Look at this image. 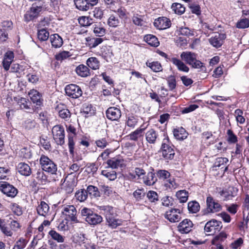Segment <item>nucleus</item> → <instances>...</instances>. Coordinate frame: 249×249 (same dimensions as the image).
Segmentation results:
<instances>
[{
  "label": "nucleus",
  "instance_id": "obj_1",
  "mask_svg": "<svg viewBox=\"0 0 249 249\" xmlns=\"http://www.w3.org/2000/svg\"><path fill=\"white\" fill-rule=\"evenodd\" d=\"M39 162L42 169L51 174V178L53 181H55L60 179L61 173L57 170V165L47 156L41 155Z\"/></svg>",
  "mask_w": 249,
  "mask_h": 249
},
{
  "label": "nucleus",
  "instance_id": "obj_2",
  "mask_svg": "<svg viewBox=\"0 0 249 249\" xmlns=\"http://www.w3.org/2000/svg\"><path fill=\"white\" fill-rule=\"evenodd\" d=\"M81 215L90 225H96L100 224L103 221V217L101 215L94 213L92 210L88 208L85 207L81 209Z\"/></svg>",
  "mask_w": 249,
  "mask_h": 249
},
{
  "label": "nucleus",
  "instance_id": "obj_3",
  "mask_svg": "<svg viewBox=\"0 0 249 249\" xmlns=\"http://www.w3.org/2000/svg\"><path fill=\"white\" fill-rule=\"evenodd\" d=\"M197 54L189 51L183 52L180 54V58L182 61L195 69L203 67V63L196 59Z\"/></svg>",
  "mask_w": 249,
  "mask_h": 249
},
{
  "label": "nucleus",
  "instance_id": "obj_4",
  "mask_svg": "<svg viewBox=\"0 0 249 249\" xmlns=\"http://www.w3.org/2000/svg\"><path fill=\"white\" fill-rule=\"evenodd\" d=\"M160 152L162 154V157L165 160H171L174 157L175 154L174 146L169 141L168 137L163 140L160 148Z\"/></svg>",
  "mask_w": 249,
  "mask_h": 249
},
{
  "label": "nucleus",
  "instance_id": "obj_5",
  "mask_svg": "<svg viewBox=\"0 0 249 249\" xmlns=\"http://www.w3.org/2000/svg\"><path fill=\"white\" fill-rule=\"evenodd\" d=\"M43 3L34 2L24 15V20L28 22L37 18L43 9Z\"/></svg>",
  "mask_w": 249,
  "mask_h": 249
},
{
  "label": "nucleus",
  "instance_id": "obj_6",
  "mask_svg": "<svg viewBox=\"0 0 249 249\" xmlns=\"http://www.w3.org/2000/svg\"><path fill=\"white\" fill-rule=\"evenodd\" d=\"M53 138L57 144L62 145L65 142V131L63 127L56 125L52 128Z\"/></svg>",
  "mask_w": 249,
  "mask_h": 249
},
{
  "label": "nucleus",
  "instance_id": "obj_7",
  "mask_svg": "<svg viewBox=\"0 0 249 249\" xmlns=\"http://www.w3.org/2000/svg\"><path fill=\"white\" fill-rule=\"evenodd\" d=\"M222 227L221 222L213 219L206 223L204 227V231L208 233V235H212L219 232Z\"/></svg>",
  "mask_w": 249,
  "mask_h": 249
},
{
  "label": "nucleus",
  "instance_id": "obj_8",
  "mask_svg": "<svg viewBox=\"0 0 249 249\" xmlns=\"http://www.w3.org/2000/svg\"><path fill=\"white\" fill-rule=\"evenodd\" d=\"M62 213L66 217V219L72 223L79 222L77 218V211L73 205H67L65 207Z\"/></svg>",
  "mask_w": 249,
  "mask_h": 249
},
{
  "label": "nucleus",
  "instance_id": "obj_9",
  "mask_svg": "<svg viewBox=\"0 0 249 249\" xmlns=\"http://www.w3.org/2000/svg\"><path fill=\"white\" fill-rule=\"evenodd\" d=\"M227 35L224 33H215L209 39V43L215 48H219L223 44Z\"/></svg>",
  "mask_w": 249,
  "mask_h": 249
},
{
  "label": "nucleus",
  "instance_id": "obj_10",
  "mask_svg": "<svg viewBox=\"0 0 249 249\" xmlns=\"http://www.w3.org/2000/svg\"><path fill=\"white\" fill-rule=\"evenodd\" d=\"M206 210L209 213H215L222 210V206L209 195L206 198Z\"/></svg>",
  "mask_w": 249,
  "mask_h": 249
},
{
  "label": "nucleus",
  "instance_id": "obj_11",
  "mask_svg": "<svg viewBox=\"0 0 249 249\" xmlns=\"http://www.w3.org/2000/svg\"><path fill=\"white\" fill-rule=\"evenodd\" d=\"M0 191L7 196L12 198L15 197L18 193L16 188L5 181L0 182Z\"/></svg>",
  "mask_w": 249,
  "mask_h": 249
},
{
  "label": "nucleus",
  "instance_id": "obj_12",
  "mask_svg": "<svg viewBox=\"0 0 249 249\" xmlns=\"http://www.w3.org/2000/svg\"><path fill=\"white\" fill-rule=\"evenodd\" d=\"M65 89L67 95L73 99L78 98L83 94L80 87L75 84L67 85Z\"/></svg>",
  "mask_w": 249,
  "mask_h": 249
},
{
  "label": "nucleus",
  "instance_id": "obj_13",
  "mask_svg": "<svg viewBox=\"0 0 249 249\" xmlns=\"http://www.w3.org/2000/svg\"><path fill=\"white\" fill-rule=\"evenodd\" d=\"M165 217L171 222H177L181 219L180 211L178 209H172L167 211Z\"/></svg>",
  "mask_w": 249,
  "mask_h": 249
},
{
  "label": "nucleus",
  "instance_id": "obj_14",
  "mask_svg": "<svg viewBox=\"0 0 249 249\" xmlns=\"http://www.w3.org/2000/svg\"><path fill=\"white\" fill-rule=\"evenodd\" d=\"M154 25L159 30H164L169 28L171 26V22L169 18L162 17L155 19Z\"/></svg>",
  "mask_w": 249,
  "mask_h": 249
},
{
  "label": "nucleus",
  "instance_id": "obj_15",
  "mask_svg": "<svg viewBox=\"0 0 249 249\" xmlns=\"http://www.w3.org/2000/svg\"><path fill=\"white\" fill-rule=\"evenodd\" d=\"M121 115L120 109L116 107H110L106 111L107 117L111 121H118Z\"/></svg>",
  "mask_w": 249,
  "mask_h": 249
},
{
  "label": "nucleus",
  "instance_id": "obj_16",
  "mask_svg": "<svg viewBox=\"0 0 249 249\" xmlns=\"http://www.w3.org/2000/svg\"><path fill=\"white\" fill-rule=\"evenodd\" d=\"M97 207L100 211V213L105 215L106 219H108V217L110 218L117 216L115 209L111 206L102 205L98 206Z\"/></svg>",
  "mask_w": 249,
  "mask_h": 249
},
{
  "label": "nucleus",
  "instance_id": "obj_17",
  "mask_svg": "<svg viewBox=\"0 0 249 249\" xmlns=\"http://www.w3.org/2000/svg\"><path fill=\"white\" fill-rule=\"evenodd\" d=\"M193 226V224L190 220L185 219L179 224L178 231L181 233H187L192 230Z\"/></svg>",
  "mask_w": 249,
  "mask_h": 249
},
{
  "label": "nucleus",
  "instance_id": "obj_18",
  "mask_svg": "<svg viewBox=\"0 0 249 249\" xmlns=\"http://www.w3.org/2000/svg\"><path fill=\"white\" fill-rule=\"evenodd\" d=\"M29 96L31 101L36 106H41L43 103L42 95L37 90L33 89L29 92Z\"/></svg>",
  "mask_w": 249,
  "mask_h": 249
},
{
  "label": "nucleus",
  "instance_id": "obj_19",
  "mask_svg": "<svg viewBox=\"0 0 249 249\" xmlns=\"http://www.w3.org/2000/svg\"><path fill=\"white\" fill-rule=\"evenodd\" d=\"M146 142L149 144H155L159 140L158 132L154 129L148 130L145 134Z\"/></svg>",
  "mask_w": 249,
  "mask_h": 249
},
{
  "label": "nucleus",
  "instance_id": "obj_20",
  "mask_svg": "<svg viewBox=\"0 0 249 249\" xmlns=\"http://www.w3.org/2000/svg\"><path fill=\"white\" fill-rule=\"evenodd\" d=\"M171 62L175 65L179 71L188 72L189 71V68L182 61L176 57H172Z\"/></svg>",
  "mask_w": 249,
  "mask_h": 249
},
{
  "label": "nucleus",
  "instance_id": "obj_21",
  "mask_svg": "<svg viewBox=\"0 0 249 249\" xmlns=\"http://www.w3.org/2000/svg\"><path fill=\"white\" fill-rule=\"evenodd\" d=\"M107 164L112 169H117L123 166L124 160L119 157H114L107 160Z\"/></svg>",
  "mask_w": 249,
  "mask_h": 249
},
{
  "label": "nucleus",
  "instance_id": "obj_22",
  "mask_svg": "<svg viewBox=\"0 0 249 249\" xmlns=\"http://www.w3.org/2000/svg\"><path fill=\"white\" fill-rule=\"evenodd\" d=\"M49 205L43 201H41L36 207L37 213L44 217H47L49 215Z\"/></svg>",
  "mask_w": 249,
  "mask_h": 249
},
{
  "label": "nucleus",
  "instance_id": "obj_23",
  "mask_svg": "<svg viewBox=\"0 0 249 249\" xmlns=\"http://www.w3.org/2000/svg\"><path fill=\"white\" fill-rule=\"evenodd\" d=\"M14 57V53L11 51L7 52L4 55L2 65L5 71H8L10 69V66L13 61Z\"/></svg>",
  "mask_w": 249,
  "mask_h": 249
},
{
  "label": "nucleus",
  "instance_id": "obj_24",
  "mask_svg": "<svg viewBox=\"0 0 249 249\" xmlns=\"http://www.w3.org/2000/svg\"><path fill=\"white\" fill-rule=\"evenodd\" d=\"M50 41L52 47L54 48H60L63 44L62 38L57 34L50 35Z\"/></svg>",
  "mask_w": 249,
  "mask_h": 249
},
{
  "label": "nucleus",
  "instance_id": "obj_25",
  "mask_svg": "<svg viewBox=\"0 0 249 249\" xmlns=\"http://www.w3.org/2000/svg\"><path fill=\"white\" fill-rule=\"evenodd\" d=\"M145 128H142V126L137 129L134 131L129 134L127 137L131 141L137 142L139 140L142 139L143 131Z\"/></svg>",
  "mask_w": 249,
  "mask_h": 249
},
{
  "label": "nucleus",
  "instance_id": "obj_26",
  "mask_svg": "<svg viewBox=\"0 0 249 249\" xmlns=\"http://www.w3.org/2000/svg\"><path fill=\"white\" fill-rule=\"evenodd\" d=\"M17 169L20 174L25 176H29L32 173L30 166L25 162H20L18 164Z\"/></svg>",
  "mask_w": 249,
  "mask_h": 249
},
{
  "label": "nucleus",
  "instance_id": "obj_27",
  "mask_svg": "<svg viewBox=\"0 0 249 249\" xmlns=\"http://www.w3.org/2000/svg\"><path fill=\"white\" fill-rule=\"evenodd\" d=\"M174 136L179 140L185 139L188 136V133L182 127H178L174 129Z\"/></svg>",
  "mask_w": 249,
  "mask_h": 249
},
{
  "label": "nucleus",
  "instance_id": "obj_28",
  "mask_svg": "<svg viewBox=\"0 0 249 249\" xmlns=\"http://www.w3.org/2000/svg\"><path fill=\"white\" fill-rule=\"evenodd\" d=\"M93 33L98 36H103L106 33V29L101 22L94 24L92 26Z\"/></svg>",
  "mask_w": 249,
  "mask_h": 249
},
{
  "label": "nucleus",
  "instance_id": "obj_29",
  "mask_svg": "<svg viewBox=\"0 0 249 249\" xmlns=\"http://www.w3.org/2000/svg\"><path fill=\"white\" fill-rule=\"evenodd\" d=\"M143 182L146 185H153L157 180L155 177V173L152 172H149L146 176L142 177Z\"/></svg>",
  "mask_w": 249,
  "mask_h": 249
},
{
  "label": "nucleus",
  "instance_id": "obj_30",
  "mask_svg": "<svg viewBox=\"0 0 249 249\" xmlns=\"http://www.w3.org/2000/svg\"><path fill=\"white\" fill-rule=\"evenodd\" d=\"M75 71L79 76L82 77H87L90 74L89 69L83 64L78 66L75 69Z\"/></svg>",
  "mask_w": 249,
  "mask_h": 249
},
{
  "label": "nucleus",
  "instance_id": "obj_31",
  "mask_svg": "<svg viewBox=\"0 0 249 249\" xmlns=\"http://www.w3.org/2000/svg\"><path fill=\"white\" fill-rule=\"evenodd\" d=\"M144 41L149 45L152 47H158L160 45V42L157 37L153 35H146L144 37Z\"/></svg>",
  "mask_w": 249,
  "mask_h": 249
},
{
  "label": "nucleus",
  "instance_id": "obj_32",
  "mask_svg": "<svg viewBox=\"0 0 249 249\" xmlns=\"http://www.w3.org/2000/svg\"><path fill=\"white\" fill-rule=\"evenodd\" d=\"M76 7L80 11H87L91 7L86 0H74Z\"/></svg>",
  "mask_w": 249,
  "mask_h": 249
},
{
  "label": "nucleus",
  "instance_id": "obj_33",
  "mask_svg": "<svg viewBox=\"0 0 249 249\" xmlns=\"http://www.w3.org/2000/svg\"><path fill=\"white\" fill-rule=\"evenodd\" d=\"M87 45L90 48L96 47L102 43L103 39L100 37L86 38Z\"/></svg>",
  "mask_w": 249,
  "mask_h": 249
},
{
  "label": "nucleus",
  "instance_id": "obj_34",
  "mask_svg": "<svg viewBox=\"0 0 249 249\" xmlns=\"http://www.w3.org/2000/svg\"><path fill=\"white\" fill-rule=\"evenodd\" d=\"M33 176L41 184H46L47 182V177L42 169L37 170L36 172L33 175Z\"/></svg>",
  "mask_w": 249,
  "mask_h": 249
},
{
  "label": "nucleus",
  "instance_id": "obj_35",
  "mask_svg": "<svg viewBox=\"0 0 249 249\" xmlns=\"http://www.w3.org/2000/svg\"><path fill=\"white\" fill-rule=\"evenodd\" d=\"M163 186L165 190L168 191L176 189L178 184L175 182V179L170 177L163 181Z\"/></svg>",
  "mask_w": 249,
  "mask_h": 249
},
{
  "label": "nucleus",
  "instance_id": "obj_36",
  "mask_svg": "<svg viewBox=\"0 0 249 249\" xmlns=\"http://www.w3.org/2000/svg\"><path fill=\"white\" fill-rule=\"evenodd\" d=\"M171 9L176 14L178 15H181L185 11L184 6L178 2H175L172 4Z\"/></svg>",
  "mask_w": 249,
  "mask_h": 249
},
{
  "label": "nucleus",
  "instance_id": "obj_37",
  "mask_svg": "<svg viewBox=\"0 0 249 249\" xmlns=\"http://www.w3.org/2000/svg\"><path fill=\"white\" fill-rule=\"evenodd\" d=\"M116 216H114L106 219L108 226L112 229H115L118 226L122 224V221L121 219L116 218Z\"/></svg>",
  "mask_w": 249,
  "mask_h": 249
},
{
  "label": "nucleus",
  "instance_id": "obj_38",
  "mask_svg": "<svg viewBox=\"0 0 249 249\" xmlns=\"http://www.w3.org/2000/svg\"><path fill=\"white\" fill-rule=\"evenodd\" d=\"M83 113L86 116H90L95 113V107H93L91 104H85L83 106Z\"/></svg>",
  "mask_w": 249,
  "mask_h": 249
},
{
  "label": "nucleus",
  "instance_id": "obj_39",
  "mask_svg": "<svg viewBox=\"0 0 249 249\" xmlns=\"http://www.w3.org/2000/svg\"><path fill=\"white\" fill-rule=\"evenodd\" d=\"M87 65L92 70H97L100 67V62L95 57L89 58L87 60Z\"/></svg>",
  "mask_w": 249,
  "mask_h": 249
},
{
  "label": "nucleus",
  "instance_id": "obj_40",
  "mask_svg": "<svg viewBox=\"0 0 249 249\" xmlns=\"http://www.w3.org/2000/svg\"><path fill=\"white\" fill-rule=\"evenodd\" d=\"M188 192L185 190H181L177 192L176 196L179 200V202H186L188 199Z\"/></svg>",
  "mask_w": 249,
  "mask_h": 249
},
{
  "label": "nucleus",
  "instance_id": "obj_41",
  "mask_svg": "<svg viewBox=\"0 0 249 249\" xmlns=\"http://www.w3.org/2000/svg\"><path fill=\"white\" fill-rule=\"evenodd\" d=\"M139 118L134 115H129L126 118V125L131 128H134L138 122Z\"/></svg>",
  "mask_w": 249,
  "mask_h": 249
},
{
  "label": "nucleus",
  "instance_id": "obj_42",
  "mask_svg": "<svg viewBox=\"0 0 249 249\" xmlns=\"http://www.w3.org/2000/svg\"><path fill=\"white\" fill-rule=\"evenodd\" d=\"M146 195L145 190L143 188L138 189L133 193V196L137 201L142 200Z\"/></svg>",
  "mask_w": 249,
  "mask_h": 249
},
{
  "label": "nucleus",
  "instance_id": "obj_43",
  "mask_svg": "<svg viewBox=\"0 0 249 249\" xmlns=\"http://www.w3.org/2000/svg\"><path fill=\"white\" fill-rule=\"evenodd\" d=\"M75 197L76 199L80 202H83L87 198V192L85 189L78 190L75 193Z\"/></svg>",
  "mask_w": 249,
  "mask_h": 249
},
{
  "label": "nucleus",
  "instance_id": "obj_44",
  "mask_svg": "<svg viewBox=\"0 0 249 249\" xmlns=\"http://www.w3.org/2000/svg\"><path fill=\"white\" fill-rule=\"evenodd\" d=\"M188 209L190 213H196L200 210L199 204L196 201H190L188 203Z\"/></svg>",
  "mask_w": 249,
  "mask_h": 249
},
{
  "label": "nucleus",
  "instance_id": "obj_45",
  "mask_svg": "<svg viewBox=\"0 0 249 249\" xmlns=\"http://www.w3.org/2000/svg\"><path fill=\"white\" fill-rule=\"evenodd\" d=\"M156 175L157 177L163 181L171 177L170 173L165 170H159L157 171Z\"/></svg>",
  "mask_w": 249,
  "mask_h": 249
},
{
  "label": "nucleus",
  "instance_id": "obj_46",
  "mask_svg": "<svg viewBox=\"0 0 249 249\" xmlns=\"http://www.w3.org/2000/svg\"><path fill=\"white\" fill-rule=\"evenodd\" d=\"M87 194H89L92 197H97L100 196V192L97 187L89 185L87 189Z\"/></svg>",
  "mask_w": 249,
  "mask_h": 249
},
{
  "label": "nucleus",
  "instance_id": "obj_47",
  "mask_svg": "<svg viewBox=\"0 0 249 249\" xmlns=\"http://www.w3.org/2000/svg\"><path fill=\"white\" fill-rule=\"evenodd\" d=\"M107 23L109 27L115 28L119 25L120 20L118 17L113 15H111L109 16Z\"/></svg>",
  "mask_w": 249,
  "mask_h": 249
},
{
  "label": "nucleus",
  "instance_id": "obj_48",
  "mask_svg": "<svg viewBox=\"0 0 249 249\" xmlns=\"http://www.w3.org/2000/svg\"><path fill=\"white\" fill-rule=\"evenodd\" d=\"M49 33L45 29H41L38 31L37 37L40 41H46L50 38Z\"/></svg>",
  "mask_w": 249,
  "mask_h": 249
},
{
  "label": "nucleus",
  "instance_id": "obj_49",
  "mask_svg": "<svg viewBox=\"0 0 249 249\" xmlns=\"http://www.w3.org/2000/svg\"><path fill=\"white\" fill-rule=\"evenodd\" d=\"M146 65L154 72H159L162 71L161 66L158 61L147 62Z\"/></svg>",
  "mask_w": 249,
  "mask_h": 249
},
{
  "label": "nucleus",
  "instance_id": "obj_50",
  "mask_svg": "<svg viewBox=\"0 0 249 249\" xmlns=\"http://www.w3.org/2000/svg\"><path fill=\"white\" fill-rule=\"evenodd\" d=\"M78 21L82 26H89L92 24V19L89 17L83 16L79 18Z\"/></svg>",
  "mask_w": 249,
  "mask_h": 249
},
{
  "label": "nucleus",
  "instance_id": "obj_51",
  "mask_svg": "<svg viewBox=\"0 0 249 249\" xmlns=\"http://www.w3.org/2000/svg\"><path fill=\"white\" fill-rule=\"evenodd\" d=\"M146 194L150 202L155 203L159 200V196L155 191H149Z\"/></svg>",
  "mask_w": 249,
  "mask_h": 249
},
{
  "label": "nucleus",
  "instance_id": "obj_52",
  "mask_svg": "<svg viewBox=\"0 0 249 249\" xmlns=\"http://www.w3.org/2000/svg\"><path fill=\"white\" fill-rule=\"evenodd\" d=\"M59 116L65 121H68L71 116V113L69 110L67 108H64L58 111Z\"/></svg>",
  "mask_w": 249,
  "mask_h": 249
},
{
  "label": "nucleus",
  "instance_id": "obj_53",
  "mask_svg": "<svg viewBox=\"0 0 249 249\" xmlns=\"http://www.w3.org/2000/svg\"><path fill=\"white\" fill-rule=\"evenodd\" d=\"M179 33L183 36H192L195 35V31L194 29H191L188 27H181L179 29Z\"/></svg>",
  "mask_w": 249,
  "mask_h": 249
},
{
  "label": "nucleus",
  "instance_id": "obj_54",
  "mask_svg": "<svg viewBox=\"0 0 249 249\" xmlns=\"http://www.w3.org/2000/svg\"><path fill=\"white\" fill-rule=\"evenodd\" d=\"M27 243V242L25 239L20 238L15 243L13 249H23L25 248Z\"/></svg>",
  "mask_w": 249,
  "mask_h": 249
},
{
  "label": "nucleus",
  "instance_id": "obj_55",
  "mask_svg": "<svg viewBox=\"0 0 249 249\" xmlns=\"http://www.w3.org/2000/svg\"><path fill=\"white\" fill-rule=\"evenodd\" d=\"M96 145L101 149H104L108 144L107 140L106 138H102L95 141Z\"/></svg>",
  "mask_w": 249,
  "mask_h": 249
},
{
  "label": "nucleus",
  "instance_id": "obj_56",
  "mask_svg": "<svg viewBox=\"0 0 249 249\" xmlns=\"http://www.w3.org/2000/svg\"><path fill=\"white\" fill-rule=\"evenodd\" d=\"M49 234L53 239L57 241L58 242L62 243L64 242V237L55 231L53 230L50 231Z\"/></svg>",
  "mask_w": 249,
  "mask_h": 249
},
{
  "label": "nucleus",
  "instance_id": "obj_57",
  "mask_svg": "<svg viewBox=\"0 0 249 249\" xmlns=\"http://www.w3.org/2000/svg\"><path fill=\"white\" fill-rule=\"evenodd\" d=\"M18 105L21 109L30 108L28 104L29 103L25 98L21 97L17 101Z\"/></svg>",
  "mask_w": 249,
  "mask_h": 249
},
{
  "label": "nucleus",
  "instance_id": "obj_58",
  "mask_svg": "<svg viewBox=\"0 0 249 249\" xmlns=\"http://www.w3.org/2000/svg\"><path fill=\"white\" fill-rule=\"evenodd\" d=\"M228 142L230 143H235L237 142V137L231 129L227 130Z\"/></svg>",
  "mask_w": 249,
  "mask_h": 249
},
{
  "label": "nucleus",
  "instance_id": "obj_59",
  "mask_svg": "<svg viewBox=\"0 0 249 249\" xmlns=\"http://www.w3.org/2000/svg\"><path fill=\"white\" fill-rule=\"evenodd\" d=\"M102 173L103 175L110 180H114L117 178L116 173L114 171H103Z\"/></svg>",
  "mask_w": 249,
  "mask_h": 249
},
{
  "label": "nucleus",
  "instance_id": "obj_60",
  "mask_svg": "<svg viewBox=\"0 0 249 249\" xmlns=\"http://www.w3.org/2000/svg\"><path fill=\"white\" fill-rule=\"evenodd\" d=\"M74 138L72 137V136H68V146L69 152L71 155H74V145L75 142H74Z\"/></svg>",
  "mask_w": 249,
  "mask_h": 249
},
{
  "label": "nucleus",
  "instance_id": "obj_61",
  "mask_svg": "<svg viewBox=\"0 0 249 249\" xmlns=\"http://www.w3.org/2000/svg\"><path fill=\"white\" fill-rule=\"evenodd\" d=\"M168 85L170 90H173L176 87V80L174 76L171 75L167 79Z\"/></svg>",
  "mask_w": 249,
  "mask_h": 249
},
{
  "label": "nucleus",
  "instance_id": "obj_62",
  "mask_svg": "<svg viewBox=\"0 0 249 249\" xmlns=\"http://www.w3.org/2000/svg\"><path fill=\"white\" fill-rule=\"evenodd\" d=\"M10 169L8 168L0 167V179H4L9 176Z\"/></svg>",
  "mask_w": 249,
  "mask_h": 249
},
{
  "label": "nucleus",
  "instance_id": "obj_63",
  "mask_svg": "<svg viewBox=\"0 0 249 249\" xmlns=\"http://www.w3.org/2000/svg\"><path fill=\"white\" fill-rule=\"evenodd\" d=\"M11 208L13 212L17 215H21L22 214V208L18 204L13 203L11 205Z\"/></svg>",
  "mask_w": 249,
  "mask_h": 249
},
{
  "label": "nucleus",
  "instance_id": "obj_64",
  "mask_svg": "<svg viewBox=\"0 0 249 249\" xmlns=\"http://www.w3.org/2000/svg\"><path fill=\"white\" fill-rule=\"evenodd\" d=\"M249 26V20L247 18L241 19L236 24V27L240 29H244Z\"/></svg>",
  "mask_w": 249,
  "mask_h": 249
}]
</instances>
